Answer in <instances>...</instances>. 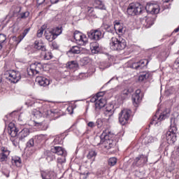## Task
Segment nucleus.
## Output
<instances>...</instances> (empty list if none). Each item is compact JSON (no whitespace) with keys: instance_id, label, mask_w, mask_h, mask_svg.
Instances as JSON below:
<instances>
[{"instance_id":"obj_45","label":"nucleus","mask_w":179,"mask_h":179,"mask_svg":"<svg viewBox=\"0 0 179 179\" xmlns=\"http://www.w3.org/2000/svg\"><path fill=\"white\" fill-rule=\"evenodd\" d=\"M45 2V0H37V3L38 5H41L42 3H44Z\"/></svg>"},{"instance_id":"obj_1","label":"nucleus","mask_w":179,"mask_h":179,"mask_svg":"<svg viewBox=\"0 0 179 179\" xmlns=\"http://www.w3.org/2000/svg\"><path fill=\"white\" fill-rule=\"evenodd\" d=\"M109 45L113 51H122L127 48V41L122 38L113 37L110 40Z\"/></svg>"},{"instance_id":"obj_7","label":"nucleus","mask_w":179,"mask_h":179,"mask_svg":"<svg viewBox=\"0 0 179 179\" xmlns=\"http://www.w3.org/2000/svg\"><path fill=\"white\" fill-rule=\"evenodd\" d=\"M101 145H103V147H105L106 149H111L112 148H114L115 146V142L113 140H110L108 138V136L106 135L103 137L102 136L101 138Z\"/></svg>"},{"instance_id":"obj_54","label":"nucleus","mask_w":179,"mask_h":179,"mask_svg":"<svg viewBox=\"0 0 179 179\" xmlns=\"http://www.w3.org/2000/svg\"><path fill=\"white\" fill-rule=\"evenodd\" d=\"M152 124H156V122H152Z\"/></svg>"},{"instance_id":"obj_41","label":"nucleus","mask_w":179,"mask_h":179,"mask_svg":"<svg viewBox=\"0 0 179 179\" xmlns=\"http://www.w3.org/2000/svg\"><path fill=\"white\" fill-rule=\"evenodd\" d=\"M13 41H15V44H19L22 41V38L13 36L12 38Z\"/></svg>"},{"instance_id":"obj_27","label":"nucleus","mask_w":179,"mask_h":179,"mask_svg":"<svg viewBox=\"0 0 179 179\" xmlns=\"http://www.w3.org/2000/svg\"><path fill=\"white\" fill-rule=\"evenodd\" d=\"M50 29L56 38L57 37H58V36H59V34H61V33H62V29L58 27H56L55 29Z\"/></svg>"},{"instance_id":"obj_6","label":"nucleus","mask_w":179,"mask_h":179,"mask_svg":"<svg viewBox=\"0 0 179 179\" xmlns=\"http://www.w3.org/2000/svg\"><path fill=\"white\" fill-rule=\"evenodd\" d=\"M145 10L151 15H157L160 12V6L157 3H148L145 6Z\"/></svg>"},{"instance_id":"obj_55","label":"nucleus","mask_w":179,"mask_h":179,"mask_svg":"<svg viewBox=\"0 0 179 179\" xmlns=\"http://www.w3.org/2000/svg\"><path fill=\"white\" fill-rule=\"evenodd\" d=\"M10 1H13V0H10Z\"/></svg>"},{"instance_id":"obj_24","label":"nucleus","mask_w":179,"mask_h":179,"mask_svg":"<svg viewBox=\"0 0 179 179\" xmlns=\"http://www.w3.org/2000/svg\"><path fill=\"white\" fill-rule=\"evenodd\" d=\"M55 153L59 156H66V152L61 147H55Z\"/></svg>"},{"instance_id":"obj_48","label":"nucleus","mask_w":179,"mask_h":179,"mask_svg":"<svg viewBox=\"0 0 179 179\" xmlns=\"http://www.w3.org/2000/svg\"><path fill=\"white\" fill-rule=\"evenodd\" d=\"M176 154L177 156H179V146L176 148Z\"/></svg>"},{"instance_id":"obj_15","label":"nucleus","mask_w":179,"mask_h":179,"mask_svg":"<svg viewBox=\"0 0 179 179\" xmlns=\"http://www.w3.org/2000/svg\"><path fill=\"white\" fill-rule=\"evenodd\" d=\"M45 37L48 41H54L55 38V36L54 35L51 29H46L45 31Z\"/></svg>"},{"instance_id":"obj_22","label":"nucleus","mask_w":179,"mask_h":179,"mask_svg":"<svg viewBox=\"0 0 179 179\" xmlns=\"http://www.w3.org/2000/svg\"><path fill=\"white\" fill-rule=\"evenodd\" d=\"M90 50L92 54H97L99 52V43L92 42L90 43Z\"/></svg>"},{"instance_id":"obj_38","label":"nucleus","mask_w":179,"mask_h":179,"mask_svg":"<svg viewBox=\"0 0 179 179\" xmlns=\"http://www.w3.org/2000/svg\"><path fill=\"white\" fill-rule=\"evenodd\" d=\"M27 146L28 148H33V146H34V140L33 138L27 142Z\"/></svg>"},{"instance_id":"obj_13","label":"nucleus","mask_w":179,"mask_h":179,"mask_svg":"<svg viewBox=\"0 0 179 179\" xmlns=\"http://www.w3.org/2000/svg\"><path fill=\"white\" fill-rule=\"evenodd\" d=\"M141 90L136 91L135 94L132 96V100H133V104L134 106H138L139 103H141V101L142 100V98H141Z\"/></svg>"},{"instance_id":"obj_40","label":"nucleus","mask_w":179,"mask_h":179,"mask_svg":"<svg viewBox=\"0 0 179 179\" xmlns=\"http://www.w3.org/2000/svg\"><path fill=\"white\" fill-rule=\"evenodd\" d=\"M18 30H19V25H17V24H14L13 25V29H12L13 33H16V31H17Z\"/></svg>"},{"instance_id":"obj_31","label":"nucleus","mask_w":179,"mask_h":179,"mask_svg":"<svg viewBox=\"0 0 179 179\" xmlns=\"http://www.w3.org/2000/svg\"><path fill=\"white\" fill-rule=\"evenodd\" d=\"M46 28V25H43L37 32V37H42L43 33H44V30H45Z\"/></svg>"},{"instance_id":"obj_9","label":"nucleus","mask_w":179,"mask_h":179,"mask_svg":"<svg viewBox=\"0 0 179 179\" xmlns=\"http://www.w3.org/2000/svg\"><path fill=\"white\" fill-rule=\"evenodd\" d=\"M176 132H177V128L176 127H173V129H171L169 131H167L166 140L169 143H174L177 141Z\"/></svg>"},{"instance_id":"obj_29","label":"nucleus","mask_w":179,"mask_h":179,"mask_svg":"<svg viewBox=\"0 0 179 179\" xmlns=\"http://www.w3.org/2000/svg\"><path fill=\"white\" fill-rule=\"evenodd\" d=\"M43 179H51V172L50 171H42L41 173Z\"/></svg>"},{"instance_id":"obj_12","label":"nucleus","mask_w":179,"mask_h":179,"mask_svg":"<svg viewBox=\"0 0 179 179\" xmlns=\"http://www.w3.org/2000/svg\"><path fill=\"white\" fill-rule=\"evenodd\" d=\"M114 29L115 31H118L121 34H124L125 31V28H124V24L120 22V21L114 22Z\"/></svg>"},{"instance_id":"obj_28","label":"nucleus","mask_w":179,"mask_h":179,"mask_svg":"<svg viewBox=\"0 0 179 179\" xmlns=\"http://www.w3.org/2000/svg\"><path fill=\"white\" fill-rule=\"evenodd\" d=\"M80 48L78 46H73L69 52H71L72 54H80Z\"/></svg>"},{"instance_id":"obj_19","label":"nucleus","mask_w":179,"mask_h":179,"mask_svg":"<svg viewBox=\"0 0 179 179\" xmlns=\"http://www.w3.org/2000/svg\"><path fill=\"white\" fill-rule=\"evenodd\" d=\"M30 134V130L29 129L25 128L22 129L20 133H19V136L20 141H23L24 138H27Z\"/></svg>"},{"instance_id":"obj_14","label":"nucleus","mask_w":179,"mask_h":179,"mask_svg":"<svg viewBox=\"0 0 179 179\" xmlns=\"http://www.w3.org/2000/svg\"><path fill=\"white\" fill-rule=\"evenodd\" d=\"M1 149L2 152L0 155V160L1 162H6V160H8V156H9L10 152L5 147H2Z\"/></svg>"},{"instance_id":"obj_42","label":"nucleus","mask_w":179,"mask_h":179,"mask_svg":"<svg viewBox=\"0 0 179 179\" xmlns=\"http://www.w3.org/2000/svg\"><path fill=\"white\" fill-rule=\"evenodd\" d=\"M96 125L98 128H101V127H103V121L101 120V119H99L96 121Z\"/></svg>"},{"instance_id":"obj_35","label":"nucleus","mask_w":179,"mask_h":179,"mask_svg":"<svg viewBox=\"0 0 179 179\" xmlns=\"http://www.w3.org/2000/svg\"><path fill=\"white\" fill-rule=\"evenodd\" d=\"M33 114L35 117H43V113L40 110H34Z\"/></svg>"},{"instance_id":"obj_16","label":"nucleus","mask_w":179,"mask_h":179,"mask_svg":"<svg viewBox=\"0 0 179 179\" xmlns=\"http://www.w3.org/2000/svg\"><path fill=\"white\" fill-rule=\"evenodd\" d=\"M9 134L12 138H16L17 136V128H16V126L13 123H10L9 124V129H8Z\"/></svg>"},{"instance_id":"obj_46","label":"nucleus","mask_w":179,"mask_h":179,"mask_svg":"<svg viewBox=\"0 0 179 179\" xmlns=\"http://www.w3.org/2000/svg\"><path fill=\"white\" fill-rule=\"evenodd\" d=\"M143 65H145V62L144 61H141L139 62V65L138 66V67L140 66H143Z\"/></svg>"},{"instance_id":"obj_51","label":"nucleus","mask_w":179,"mask_h":179,"mask_svg":"<svg viewBox=\"0 0 179 179\" xmlns=\"http://www.w3.org/2000/svg\"><path fill=\"white\" fill-rule=\"evenodd\" d=\"M171 0H163L164 2H170Z\"/></svg>"},{"instance_id":"obj_18","label":"nucleus","mask_w":179,"mask_h":179,"mask_svg":"<svg viewBox=\"0 0 179 179\" xmlns=\"http://www.w3.org/2000/svg\"><path fill=\"white\" fill-rule=\"evenodd\" d=\"M114 114V106L109 105L106 107V109L105 110V115L107 117V120H110V117H113Z\"/></svg>"},{"instance_id":"obj_3","label":"nucleus","mask_w":179,"mask_h":179,"mask_svg":"<svg viewBox=\"0 0 179 179\" xmlns=\"http://www.w3.org/2000/svg\"><path fill=\"white\" fill-rule=\"evenodd\" d=\"M6 79L11 83H17L21 78L20 73L15 70H9L6 73Z\"/></svg>"},{"instance_id":"obj_44","label":"nucleus","mask_w":179,"mask_h":179,"mask_svg":"<svg viewBox=\"0 0 179 179\" xmlns=\"http://www.w3.org/2000/svg\"><path fill=\"white\" fill-rule=\"evenodd\" d=\"M88 127H90V128H93V127H94V122H90L88 124H87Z\"/></svg>"},{"instance_id":"obj_10","label":"nucleus","mask_w":179,"mask_h":179,"mask_svg":"<svg viewBox=\"0 0 179 179\" xmlns=\"http://www.w3.org/2000/svg\"><path fill=\"white\" fill-rule=\"evenodd\" d=\"M36 82L38 83L40 86H43V87H45V86H48V85H50V80L43 76H37L36 78Z\"/></svg>"},{"instance_id":"obj_39","label":"nucleus","mask_w":179,"mask_h":179,"mask_svg":"<svg viewBox=\"0 0 179 179\" xmlns=\"http://www.w3.org/2000/svg\"><path fill=\"white\" fill-rule=\"evenodd\" d=\"M104 96V92L97 93L96 95L94 97V100L96 99H103L102 97Z\"/></svg>"},{"instance_id":"obj_26","label":"nucleus","mask_w":179,"mask_h":179,"mask_svg":"<svg viewBox=\"0 0 179 179\" xmlns=\"http://www.w3.org/2000/svg\"><path fill=\"white\" fill-rule=\"evenodd\" d=\"M42 55H43L44 59L48 60L52 58V53L47 50L45 52H42Z\"/></svg>"},{"instance_id":"obj_37","label":"nucleus","mask_w":179,"mask_h":179,"mask_svg":"<svg viewBox=\"0 0 179 179\" xmlns=\"http://www.w3.org/2000/svg\"><path fill=\"white\" fill-rule=\"evenodd\" d=\"M65 156L66 155H63L62 157H59L57 159L58 163H60V164L65 163V162L66 161Z\"/></svg>"},{"instance_id":"obj_5","label":"nucleus","mask_w":179,"mask_h":179,"mask_svg":"<svg viewBox=\"0 0 179 179\" xmlns=\"http://www.w3.org/2000/svg\"><path fill=\"white\" fill-rule=\"evenodd\" d=\"M74 39L79 45H85L87 43V37L82 32L76 31L73 35Z\"/></svg>"},{"instance_id":"obj_52","label":"nucleus","mask_w":179,"mask_h":179,"mask_svg":"<svg viewBox=\"0 0 179 179\" xmlns=\"http://www.w3.org/2000/svg\"><path fill=\"white\" fill-rule=\"evenodd\" d=\"M0 50H2V45L0 44Z\"/></svg>"},{"instance_id":"obj_33","label":"nucleus","mask_w":179,"mask_h":179,"mask_svg":"<svg viewBox=\"0 0 179 179\" xmlns=\"http://www.w3.org/2000/svg\"><path fill=\"white\" fill-rule=\"evenodd\" d=\"M108 164L109 166H115L117 164V158L115 157H111L108 160Z\"/></svg>"},{"instance_id":"obj_36","label":"nucleus","mask_w":179,"mask_h":179,"mask_svg":"<svg viewBox=\"0 0 179 179\" xmlns=\"http://www.w3.org/2000/svg\"><path fill=\"white\" fill-rule=\"evenodd\" d=\"M30 15V13L29 11L22 13L20 15L21 19H26V17H29V15Z\"/></svg>"},{"instance_id":"obj_17","label":"nucleus","mask_w":179,"mask_h":179,"mask_svg":"<svg viewBox=\"0 0 179 179\" xmlns=\"http://www.w3.org/2000/svg\"><path fill=\"white\" fill-rule=\"evenodd\" d=\"M91 37L93 38V40H100L101 37H103V34H101V31L99 30H92L90 33Z\"/></svg>"},{"instance_id":"obj_4","label":"nucleus","mask_w":179,"mask_h":179,"mask_svg":"<svg viewBox=\"0 0 179 179\" xmlns=\"http://www.w3.org/2000/svg\"><path fill=\"white\" fill-rule=\"evenodd\" d=\"M131 117V110L123 109L119 114V122L122 125H125Z\"/></svg>"},{"instance_id":"obj_25","label":"nucleus","mask_w":179,"mask_h":179,"mask_svg":"<svg viewBox=\"0 0 179 179\" xmlns=\"http://www.w3.org/2000/svg\"><path fill=\"white\" fill-rule=\"evenodd\" d=\"M78 64L76 61H71L66 64V68L69 69H75V68H78Z\"/></svg>"},{"instance_id":"obj_2","label":"nucleus","mask_w":179,"mask_h":179,"mask_svg":"<svg viewBox=\"0 0 179 179\" xmlns=\"http://www.w3.org/2000/svg\"><path fill=\"white\" fill-rule=\"evenodd\" d=\"M143 10V6L139 3H131L127 8V13L131 16L140 15Z\"/></svg>"},{"instance_id":"obj_30","label":"nucleus","mask_w":179,"mask_h":179,"mask_svg":"<svg viewBox=\"0 0 179 179\" xmlns=\"http://www.w3.org/2000/svg\"><path fill=\"white\" fill-rule=\"evenodd\" d=\"M148 78H149V73H143L138 76V80L139 82H143V80H145V79H148Z\"/></svg>"},{"instance_id":"obj_20","label":"nucleus","mask_w":179,"mask_h":179,"mask_svg":"<svg viewBox=\"0 0 179 179\" xmlns=\"http://www.w3.org/2000/svg\"><path fill=\"white\" fill-rule=\"evenodd\" d=\"M34 48L36 50H41L42 52H45L46 51L45 46L44 45V43H43L42 41H36L34 43Z\"/></svg>"},{"instance_id":"obj_32","label":"nucleus","mask_w":179,"mask_h":179,"mask_svg":"<svg viewBox=\"0 0 179 179\" xmlns=\"http://www.w3.org/2000/svg\"><path fill=\"white\" fill-rule=\"evenodd\" d=\"M97 156V153L94 150H91L89 152L87 157V159H94Z\"/></svg>"},{"instance_id":"obj_50","label":"nucleus","mask_w":179,"mask_h":179,"mask_svg":"<svg viewBox=\"0 0 179 179\" xmlns=\"http://www.w3.org/2000/svg\"><path fill=\"white\" fill-rule=\"evenodd\" d=\"M59 0H50L52 3H57Z\"/></svg>"},{"instance_id":"obj_43","label":"nucleus","mask_w":179,"mask_h":179,"mask_svg":"<svg viewBox=\"0 0 179 179\" xmlns=\"http://www.w3.org/2000/svg\"><path fill=\"white\" fill-rule=\"evenodd\" d=\"M29 29H24V32H23V36L21 38L22 40H23V38H24V37H26V36L27 35V33H29Z\"/></svg>"},{"instance_id":"obj_53","label":"nucleus","mask_w":179,"mask_h":179,"mask_svg":"<svg viewBox=\"0 0 179 179\" xmlns=\"http://www.w3.org/2000/svg\"><path fill=\"white\" fill-rule=\"evenodd\" d=\"M0 82H2V78L0 76Z\"/></svg>"},{"instance_id":"obj_11","label":"nucleus","mask_w":179,"mask_h":179,"mask_svg":"<svg viewBox=\"0 0 179 179\" xmlns=\"http://www.w3.org/2000/svg\"><path fill=\"white\" fill-rule=\"evenodd\" d=\"M95 101V108L96 110H101L103 107H105L106 104H107V102L106 101V99L103 98H98L94 99Z\"/></svg>"},{"instance_id":"obj_34","label":"nucleus","mask_w":179,"mask_h":179,"mask_svg":"<svg viewBox=\"0 0 179 179\" xmlns=\"http://www.w3.org/2000/svg\"><path fill=\"white\" fill-rule=\"evenodd\" d=\"M95 3L96 5H98V6H101V7H98L99 8V9H106V6H104V5L103 4V2L100 0H95Z\"/></svg>"},{"instance_id":"obj_8","label":"nucleus","mask_w":179,"mask_h":179,"mask_svg":"<svg viewBox=\"0 0 179 179\" xmlns=\"http://www.w3.org/2000/svg\"><path fill=\"white\" fill-rule=\"evenodd\" d=\"M41 64L35 63L30 65L29 68L27 69V73L29 76H34V75H37L38 72H40V69H41Z\"/></svg>"},{"instance_id":"obj_21","label":"nucleus","mask_w":179,"mask_h":179,"mask_svg":"<svg viewBox=\"0 0 179 179\" xmlns=\"http://www.w3.org/2000/svg\"><path fill=\"white\" fill-rule=\"evenodd\" d=\"M170 117V109L165 110L162 114L158 117L159 121H163Z\"/></svg>"},{"instance_id":"obj_49","label":"nucleus","mask_w":179,"mask_h":179,"mask_svg":"<svg viewBox=\"0 0 179 179\" xmlns=\"http://www.w3.org/2000/svg\"><path fill=\"white\" fill-rule=\"evenodd\" d=\"M52 47L53 48H55V49L58 48V45H57V43H52Z\"/></svg>"},{"instance_id":"obj_47","label":"nucleus","mask_w":179,"mask_h":179,"mask_svg":"<svg viewBox=\"0 0 179 179\" xmlns=\"http://www.w3.org/2000/svg\"><path fill=\"white\" fill-rule=\"evenodd\" d=\"M123 94H125L126 96H128L129 94V90H124L123 92Z\"/></svg>"},{"instance_id":"obj_23","label":"nucleus","mask_w":179,"mask_h":179,"mask_svg":"<svg viewBox=\"0 0 179 179\" xmlns=\"http://www.w3.org/2000/svg\"><path fill=\"white\" fill-rule=\"evenodd\" d=\"M12 164L16 166L17 167L22 166V161L20 160V157L14 156L12 158Z\"/></svg>"}]
</instances>
